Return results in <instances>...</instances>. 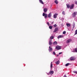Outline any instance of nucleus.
<instances>
[{
    "instance_id": "1",
    "label": "nucleus",
    "mask_w": 77,
    "mask_h": 77,
    "mask_svg": "<svg viewBox=\"0 0 77 77\" xmlns=\"http://www.w3.org/2000/svg\"><path fill=\"white\" fill-rule=\"evenodd\" d=\"M74 4H72L70 5V9H74Z\"/></svg>"
},
{
    "instance_id": "2",
    "label": "nucleus",
    "mask_w": 77,
    "mask_h": 77,
    "mask_svg": "<svg viewBox=\"0 0 77 77\" xmlns=\"http://www.w3.org/2000/svg\"><path fill=\"white\" fill-rule=\"evenodd\" d=\"M71 41H72V40L71 39H68L66 41V43L67 44H69V43L70 42H71Z\"/></svg>"
},
{
    "instance_id": "3",
    "label": "nucleus",
    "mask_w": 77,
    "mask_h": 77,
    "mask_svg": "<svg viewBox=\"0 0 77 77\" xmlns=\"http://www.w3.org/2000/svg\"><path fill=\"white\" fill-rule=\"evenodd\" d=\"M75 57H72L70 58V60H75Z\"/></svg>"
},
{
    "instance_id": "4",
    "label": "nucleus",
    "mask_w": 77,
    "mask_h": 77,
    "mask_svg": "<svg viewBox=\"0 0 77 77\" xmlns=\"http://www.w3.org/2000/svg\"><path fill=\"white\" fill-rule=\"evenodd\" d=\"M53 44V42H52V40H50L49 42V45H51Z\"/></svg>"
},
{
    "instance_id": "5",
    "label": "nucleus",
    "mask_w": 77,
    "mask_h": 77,
    "mask_svg": "<svg viewBox=\"0 0 77 77\" xmlns=\"http://www.w3.org/2000/svg\"><path fill=\"white\" fill-rule=\"evenodd\" d=\"M77 15V12H73L72 14L73 17H75V15Z\"/></svg>"
},
{
    "instance_id": "6",
    "label": "nucleus",
    "mask_w": 77,
    "mask_h": 77,
    "mask_svg": "<svg viewBox=\"0 0 77 77\" xmlns=\"http://www.w3.org/2000/svg\"><path fill=\"white\" fill-rule=\"evenodd\" d=\"M56 48L57 50H60L61 49V47L59 46H57L56 47Z\"/></svg>"
},
{
    "instance_id": "7",
    "label": "nucleus",
    "mask_w": 77,
    "mask_h": 77,
    "mask_svg": "<svg viewBox=\"0 0 77 77\" xmlns=\"http://www.w3.org/2000/svg\"><path fill=\"white\" fill-rule=\"evenodd\" d=\"M43 17H44L45 16V18H47V14H45V13H43Z\"/></svg>"
},
{
    "instance_id": "8",
    "label": "nucleus",
    "mask_w": 77,
    "mask_h": 77,
    "mask_svg": "<svg viewBox=\"0 0 77 77\" xmlns=\"http://www.w3.org/2000/svg\"><path fill=\"white\" fill-rule=\"evenodd\" d=\"M58 31V28L56 27L55 28L54 31L53 32L54 33H55V32H56L57 31Z\"/></svg>"
},
{
    "instance_id": "9",
    "label": "nucleus",
    "mask_w": 77,
    "mask_h": 77,
    "mask_svg": "<svg viewBox=\"0 0 77 77\" xmlns=\"http://www.w3.org/2000/svg\"><path fill=\"white\" fill-rule=\"evenodd\" d=\"M52 50H53V48H51V46H49V49H48V51H49V52H51V51Z\"/></svg>"
},
{
    "instance_id": "10",
    "label": "nucleus",
    "mask_w": 77,
    "mask_h": 77,
    "mask_svg": "<svg viewBox=\"0 0 77 77\" xmlns=\"http://www.w3.org/2000/svg\"><path fill=\"white\" fill-rule=\"evenodd\" d=\"M58 14H55L54 15V18H57V15Z\"/></svg>"
},
{
    "instance_id": "11",
    "label": "nucleus",
    "mask_w": 77,
    "mask_h": 77,
    "mask_svg": "<svg viewBox=\"0 0 77 77\" xmlns=\"http://www.w3.org/2000/svg\"><path fill=\"white\" fill-rule=\"evenodd\" d=\"M60 63V61L59 60H58L57 61L55 62V63L56 65H59V63Z\"/></svg>"
},
{
    "instance_id": "12",
    "label": "nucleus",
    "mask_w": 77,
    "mask_h": 77,
    "mask_svg": "<svg viewBox=\"0 0 77 77\" xmlns=\"http://www.w3.org/2000/svg\"><path fill=\"white\" fill-rule=\"evenodd\" d=\"M43 10L44 12H47V11H48L47 8H44Z\"/></svg>"
},
{
    "instance_id": "13",
    "label": "nucleus",
    "mask_w": 77,
    "mask_h": 77,
    "mask_svg": "<svg viewBox=\"0 0 77 77\" xmlns=\"http://www.w3.org/2000/svg\"><path fill=\"white\" fill-rule=\"evenodd\" d=\"M53 73H54V71H51L49 72V74H53Z\"/></svg>"
},
{
    "instance_id": "14",
    "label": "nucleus",
    "mask_w": 77,
    "mask_h": 77,
    "mask_svg": "<svg viewBox=\"0 0 77 77\" xmlns=\"http://www.w3.org/2000/svg\"><path fill=\"white\" fill-rule=\"evenodd\" d=\"M63 38V36L62 35H60L57 37L58 39H59V38Z\"/></svg>"
},
{
    "instance_id": "15",
    "label": "nucleus",
    "mask_w": 77,
    "mask_h": 77,
    "mask_svg": "<svg viewBox=\"0 0 77 77\" xmlns=\"http://www.w3.org/2000/svg\"><path fill=\"white\" fill-rule=\"evenodd\" d=\"M66 5L67 6V8H70V5L69 4H66Z\"/></svg>"
},
{
    "instance_id": "16",
    "label": "nucleus",
    "mask_w": 77,
    "mask_h": 77,
    "mask_svg": "<svg viewBox=\"0 0 77 77\" xmlns=\"http://www.w3.org/2000/svg\"><path fill=\"white\" fill-rule=\"evenodd\" d=\"M48 17H49V18H50L51 17V13H50L48 14Z\"/></svg>"
},
{
    "instance_id": "17",
    "label": "nucleus",
    "mask_w": 77,
    "mask_h": 77,
    "mask_svg": "<svg viewBox=\"0 0 77 77\" xmlns=\"http://www.w3.org/2000/svg\"><path fill=\"white\" fill-rule=\"evenodd\" d=\"M39 2L40 3H41V4L44 5V2H43V1H42V0H39Z\"/></svg>"
},
{
    "instance_id": "18",
    "label": "nucleus",
    "mask_w": 77,
    "mask_h": 77,
    "mask_svg": "<svg viewBox=\"0 0 77 77\" xmlns=\"http://www.w3.org/2000/svg\"><path fill=\"white\" fill-rule=\"evenodd\" d=\"M54 36H52L50 37V39H51H51H54Z\"/></svg>"
},
{
    "instance_id": "19",
    "label": "nucleus",
    "mask_w": 77,
    "mask_h": 77,
    "mask_svg": "<svg viewBox=\"0 0 77 77\" xmlns=\"http://www.w3.org/2000/svg\"><path fill=\"white\" fill-rule=\"evenodd\" d=\"M66 25L67 27H70V26H71V25H70L69 23H67L66 24Z\"/></svg>"
},
{
    "instance_id": "20",
    "label": "nucleus",
    "mask_w": 77,
    "mask_h": 77,
    "mask_svg": "<svg viewBox=\"0 0 77 77\" xmlns=\"http://www.w3.org/2000/svg\"><path fill=\"white\" fill-rule=\"evenodd\" d=\"M54 2L57 5L58 4V1H57V0H56L54 1Z\"/></svg>"
},
{
    "instance_id": "21",
    "label": "nucleus",
    "mask_w": 77,
    "mask_h": 77,
    "mask_svg": "<svg viewBox=\"0 0 77 77\" xmlns=\"http://www.w3.org/2000/svg\"><path fill=\"white\" fill-rule=\"evenodd\" d=\"M55 44H56V45H57V42H56V41H55V42H53V45H54Z\"/></svg>"
},
{
    "instance_id": "22",
    "label": "nucleus",
    "mask_w": 77,
    "mask_h": 77,
    "mask_svg": "<svg viewBox=\"0 0 77 77\" xmlns=\"http://www.w3.org/2000/svg\"><path fill=\"white\" fill-rule=\"evenodd\" d=\"M53 67V63L52 62H51V68Z\"/></svg>"
},
{
    "instance_id": "23",
    "label": "nucleus",
    "mask_w": 77,
    "mask_h": 77,
    "mask_svg": "<svg viewBox=\"0 0 77 77\" xmlns=\"http://www.w3.org/2000/svg\"><path fill=\"white\" fill-rule=\"evenodd\" d=\"M73 28H74L75 27V23H74V22L73 23Z\"/></svg>"
},
{
    "instance_id": "24",
    "label": "nucleus",
    "mask_w": 77,
    "mask_h": 77,
    "mask_svg": "<svg viewBox=\"0 0 77 77\" xmlns=\"http://www.w3.org/2000/svg\"><path fill=\"white\" fill-rule=\"evenodd\" d=\"M49 27L50 29H52V28H53V26H50Z\"/></svg>"
},
{
    "instance_id": "25",
    "label": "nucleus",
    "mask_w": 77,
    "mask_h": 77,
    "mask_svg": "<svg viewBox=\"0 0 77 77\" xmlns=\"http://www.w3.org/2000/svg\"><path fill=\"white\" fill-rule=\"evenodd\" d=\"M69 65V63H67L65 64L66 66H68Z\"/></svg>"
},
{
    "instance_id": "26",
    "label": "nucleus",
    "mask_w": 77,
    "mask_h": 77,
    "mask_svg": "<svg viewBox=\"0 0 77 77\" xmlns=\"http://www.w3.org/2000/svg\"><path fill=\"white\" fill-rule=\"evenodd\" d=\"M75 35H77V29L75 31Z\"/></svg>"
},
{
    "instance_id": "27",
    "label": "nucleus",
    "mask_w": 77,
    "mask_h": 77,
    "mask_svg": "<svg viewBox=\"0 0 77 77\" xmlns=\"http://www.w3.org/2000/svg\"><path fill=\"white\" fill-rule=\"evenodd\" d=\"M62 14L63 15H65V12L64 11H63Z\"/></svg>"
},
{
    "instance_id": "28",
    "label": "nucleus",
    "mask_w": 77,
    "mask_h": 77,
    "mask_svg": "<svg viewBox=\"0 0 77 77\" xmlns=\"http://www.w3.org/2000/svg\"><path fill=\"white\" fill-rule=\"evenodd\" d=\"M63 34H66V31H64L63 32Z\"/></svg>"
},
{
    "instance_id": "29",
    "label": "nucleus",
    "mask_w": 77,
    "mask_h": 77,
    "mask_svg": "<svg viewBox=\"0 0 77 77\" xmlns=\"http://www.w3.org/2000/svg\"><path fill=\"white\" fill-rule=\"evenodd\" d=\"M75 51L76 52H77V48H75Z\"/></svg>"
},
{
    "instance_id": "30",
    "label": "nucleus",
    "mask_w": 77,
    "mask_h": 77,
    "mask_svg": "<svg viewBox=\"0 0 77 77\" xmlns=\"http://www.w3.org/2000/svg\"><path fill=\"white\" fill-rule=\"evenodd\" d=\"M73 72L74 73H75V74H77V71H74Z\"/></svg>"
},
{
    "instance_id": "31",
    "label": "nucleus",
    "mask_w": 77,
    "mask_h": 77,
    "mask_svg": "<svg viewBox=\"0 0 77 77\" xmlns=\"http://www.w3.org/2000/svg\"><path fill=\"white\" fill-rule=\"evenodd\" d=\"M53 53L54 54V55H56V53L54 51L53 52Z\"/></svg>"
},
{
    "instance_id": "32",
    "label": "nucleus",
    "mask_w": 77,
    "mask_h": 77,
    "mask_svg": "<svg viewBox=\"0 0 77 77\" xmlns=\"http://www.w3.org/2000/svg\"><path fill=\"white\" fill-rule=\"evenodd\" d=\"M54 27H56V26H57V25H56V24H55L54 25Z\"/></svg>"
},
{
    "instance_id": "33",
    "label": "nucleus",
    "mask_w": 77,
    "mask_h": 77,
    "mask_svg": "<svg viewBox=\"0 0 77 77\" xmlns=\"http://www.w3.org/2000/svg\"><path fill=\"white\" fill-rule=\"evenodd\" d=\"M62 53V52H60L59 53V54L60 55V54H61Z\"/></svg>"
},
{
    "instance_id": "34",
    "label": "nucleus",
    "mask_w": 77,
    "mask_h": 77,
    "mask_svg": "<svg viewBox=\"0 0 77 77\" xmlns=\"http://www.w3.org/2000/svg\"><path fill=\"white\" fill-rule=\"evenodd\" d=\"M75 3L76 5H77V1H75Z\"/></svg>"
},
{
    "instance_id": "35",
    "label": "nucleus",
    "mask_w": 77,
    "mask_h": 77,
    "mask_svg": "<svg viewBox=\"0 0 77 77\" xmlns=\"http://www.w3.org/2000/svg\"><path fill=\"white\" fill-rule=\"evenodd\" d=\"M47 24H48V25L49 26V22H47Z\"/></svg>"
},
{
    "instance_id": "36",
    "label": "nucleus",
    "mask_w": 77,
    "mask_h": 77,
    "mask_svg": "<svg viewBox=\"0 0 77 77\" xmlns=\"http://www.w3.org/2000/svg\"><path fill=\"white\" fill-rule=\"evenodd\" d=\"M64 77H67V76H66V75H64Z\"/></svg>"
},
{
    "instance_id": "37",
    "label": "nucleus",
    "mask_w": 77,
    "mask_h": 77,
    "mask_svg": "<svg viewBox=\"0 0 77 77\" xmlns=\"http://www.w3.org/2000/svg\"><path fill=\"white\" fill-rule=\"evenodd\" d=\"M59 55L58 54H57V57H58V56H59Z\"/></svg>"
},
{
    "instance_id": "38",
    "label": "nucleus",
    "mask_w": 77,
    "mask_h": 77,
    "mask_svg": "<svg viewBox=\"0 0 77 77\" xmlns=\"http://www.w3.org/2000/svg\"><path fill=\"white\" fill-rule=\"evenodd\" d=\"M47 74H48V75H49V74H49V73H48Z\"/></svg>"
}]
</instances>
